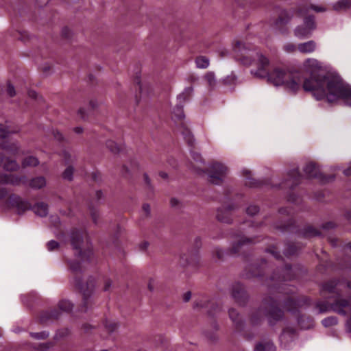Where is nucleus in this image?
<instances>
[{"label":"nucleus","mask_w":351,"mask_h":351,"mask_svg":"<svg viewBox=\"0 0 351 351\" xmlns=\"http://www.w3.org/2000/svg\"><path fill=\"white\" fill-rule=\"evenodd\" d=\"M192 92H193V88L192 87H189L187 88H186L184 90V92L182 95H179V99L182 98L184 94L191 95L192 93Z\"/></svg>","instance_id":"obj_43"},{"label":"nucleus","mask_w":351,"mask_h":351,"mask_svg":"<svg viewBox=\"0 0 351 351\" xmlns=\"http://www.w3.org/2000/svg\"><path fill=\"white\" fill-rule=\"evenodd\" d=\"M217 53H218L219 56L221 58L227 57L229 55L228 50L226 48L223 47H219L217 49Z\"/></svg>","instance_id":"obj_37"},{"label":"nucleus","mask_w":351,"mask_h":351,"mask_svg":"<svg viewBox=\"0 0 351 351\" xmlns=\"http://www.w3.org/2000/svg\"><path fill=\"white\" fill-rule=\"evenodd\" d=\"M188 255L186 254H183V255H181L180 256V264L183 266V267H185L186 265H189L190 264L192 263L193 262V260L191 259L190 261L188 259Z\"/></svg>","instance_id":"obj_29"},{"label":"nucleus","mask_w":351,"mask_h":351,"mask_svg":"<svg viewBox=\"0 0 351 351\" xmlns=\"http://www.w3.org/2000/svg\"><path fill=\"white\" fill-rule=\"evenodd\" d=\"M4 168L7 171H14L18 169L19 165L14 160H8L4 162Z\"/></svg>","instance_id":"obj_26"},{"label":"nucleus","mask_w":351,"mask_h":351,"mask_svg":"<svg viewBox=\"0 0 351 351\" xmlns=\"http://www.w3.org/2000/svg\"><path fill=\"white\" fill-rule=\"evenodd\" d=\"M304 171L308 177H316L317 175V169L313 163L307 164Z\"/></svg>","instance_id":"obj_17"},{"label":"nucleus","mask_w":351,"mask_h":351,"mask_svg":"<svg viewBox=\"0 0 351 351\" xmlns=\"http://www.w3.org/2000/svg\"><path fill=\"white\" fill-rule=\"evenodd\" d=\"M227 167L219 162H213L209 167V176L210 182L218 184L223 176L227 173Z\"/></svg>","instance_id":"obj_5"},{"label":"nucleus","mask_w":351,"mask_h":351,"mask_svg":"<svg viewBox=\"0 0 351 351\" xmlns=\"http://www.w3.org/2000/svg\"><path fill=\"white\" fill-rule=\"evenodd\" d=\"M93 220L95 221H96V219L95 218L94 216H93Z\"/></svg>","instance_id":"obj_60"},{"label":"nucleus","mask_w":351,"mask_h":351,"mask_svg":"<svg viewBox=\"0 0 351 351\" xmlns=\"http://www.w3.org/2000/svg\"><path fill=\"white\" fill-rule=\"evenodd\" d=\"M70 267L71 269L74 271H77L80 268L78 263L75 264L73 263H70Z\"/></svg>","instance_id":"obj_46"},{"label":"nucleus","mask_w":351,"mask_h":351,"mask_svg":"<svg viewBox=\"0 0 351 351\" xmlns=\"http://www.w3.org/2000/svg\"><path fill=\"white\" fill-rule=\"evenodd\" d=\"M173 119L182 121L184 118L183 109L181 106H177L173 111Z\"/></svg>","instance_id":"obj_23"},{"label":"nucleus","mask_w":351,"mask_h":351,"mask_svg":"<svg viewBox=\"0 0 351 351\" xmlns=\"http://www.w3.org/2000/svg\"><path fill=\"white\" fill-rule=\"evenodd\" d=\"M59 308L64 311H69L73 308V304L69 300H62L59 303Z\"/></svg>","instance_id":"obj_24"},{"label":"nucleus","mask_w":351,"mask_h":351,"mask_svg":"<svg viewBox=\"0 0 351 351\" xmlns=\"http://www.w3.org/2000/svg\"><path fill=\"white\" fill-rule=\"evenodd\" d=\"M75 132L76 133H80L82 132V128H80V127H77L74 129Z\"/></svg>","instance_id":"obj_53"},{"label":"nucleus","mask_w":351,"mask_h":351,"mask_svg":"<svg viewBox=\"0 0 351 351\" xmlns=\"http://www.w3.org/2000/svg\"><path fill=\"white\" fill-rule=\"evenodd\" d=\"M232 295L234 298L237 297V293L235 291H233Z\"/></svg>","instance_id":"obj_57"},{"label":"nucleus","mask_w":351,"mask_h":351,"mask_svg":"<svg viewBox=\"0 0 351 351\" xmlns=\"http://www.w3.org/2000/svg\"><path fill=\"white\" fill-rule=\"evenodd\" d=\"M337 323V320L335 317H328L322 320V324L324 326L328 327L332 325H335Z\"/></svg>","instance_id":"obj_28"},{"label":"nucleus","mask_w":351,"mask_h":351,"mask_svg":"<svg viewBox=\"0 0 351 351\" xmlns=\"http://www.w3.org/2000/svg\"><path fill=\"white\" fill-rule=\"evenodd\" d=\"M8 132L0 125V137L5 138L7 136Z\"/></svg>","instance_id":"obj_42"},{"label":"nucleus","mask_w":351,"mask_h":351,"mask_svg":"<svg viewBox=\"0 0 351 351\" xmlns=\"http://www.w3.org/2000/svg\"><path fill=\"white\" fill-rule=\"evenodd\" d=\"M34 213L40 217H45L47 214V206L44 203H38L34 206Z\"/></svg>","instance_id":"obj_14"},{"label":"nucleus","mask_w":351,"mask_h":351,"mask_svg":"<svg viewBox=\"0 0 351 351\" xmlns=\"http://www.w3.org/2000/svg\"><path fill=\"white\" fill-rule=\"evenodd\" d=\"M161 176L163 177V178H166L167 177V174L165 173H161Z\"/></svg>","instance_id":"obj_56"},{"label":"nucleus","mask_w":351,"mask_h":351,"mask_svg":"<svg viewBox=\"0 0 351 351\" xmlns=\"http://www.w3.org/2000/svg\"><path fill=\"white\" fill-rule=\"evenodd\" d=\"M51 346L50 343H41L39 345L38 349L41 351H45L48 350Z\"/></svg>","instance_id":"obj_41"},{"label":"nucleus","mask_w":351,"mask_h":351,"mask_svg":"<svg viewBox=\"0 0 351 351\" xmlns=\"http://www.w3.org/2000/svg\"><path fill=\"white\" fill-rule=\"evenodd\" d=\"M117 328H118L117 324L114 322H107L105 325V330L108 334H110V333L114 332Z\"/></svg>","instance_id":"obj_25"},{"label":"nucleus","mask_w":351,"mask_h":351,"mask_svg":"<svg viewBox=\"0 0 351 351\" xmlns=\"http://www.w3.org/2000/svg\"><path fill=\"white\" fill-rule=\"evenodd\" d=\"M179 204H180V202H179V201L177 199L172 198L171 199V204L172 206H175L176 207V206H178Z\"/></svg>","instance_id":"obj_48"},{"label":"nucleus","mask_w":351,"mask_h":351,"mask_svg":"<svg viewBox=\"0 0 351 351\" xmlns=\"http://www.w3.org/2000/svg\"><path fill=\"white\" fill-rule=\"evenodd\" d=\"M343 173L346 175V176H350L351 175V165L347 168L346 169H345L343 171Z\"/></svg>","instance_id":"obj_49"},{"label":"nucleus","mask_w":351,"mask_h":351,"mask_svg":"<svg viewBox=\"0 0 351 351\" xmlns=\"http://www.w3.org/2000/svg\"><path fill=\"white\" fill-rule=\"evenodd\" d=\"M195 64L199 69H206L209 66V60L205 56H199L195 59Z\"/></svg>","instance_id":"obj_16"},{"label":"nucleus","mask_w":351,"mask_h":351,"mask_svg":"<svg viewBox=\"0 0 351 351\" xmlns=\"http://www.w3.org/2000/svg\"><path fill=\"white\" fill-rule=\"evenodd\" d=\"M1 182L6 184H15L16 182V181L14 180L13 177L11 175H5L3 178L1 179Z\"/></svg>","instance_id":"obj_36"},{"label":"nucleus","mask_w":351,"mask_h":351,"mask_svg":"<svg viewBox=\"0 0 351 351\" xmlns=\"http://www.w3.org/2000/svg\"><path fill=\"white\" fill-rule=\"evenodd\" d=\"M282 317V312L277 308H273L267 315L268 321L273 324L274 321L280 319Z\"/></svg>","instance_id":"obj_13"},{"label":"nucleus","mask_w":351,"mask_h":351,"mask_svg":"<svg viewBox=\"0 0 351 351\" xmlns=\"http://www.w3.org/2000/svg\"><path fill=\"white\" fill-rule=\"evenodd\" d=\"M90 254H82V252H79L78 257L83 261H88Z\"/></svg>","instance_id":"obj_44"},{"label":"nucleus","mask_w":351,"mask_h":351,"mask_svg":"<svg viewBox=\"0 0 351 351\" xmlns=\"http://www.w3.org/2000/svg\"><path fill=\"white\" fill-rule=\"evenodd\" d=\"M348 305V302L346 301H341L340 302H338L335 304L334 309L337 312H338L339 314H346V311L343 310L341 306L346 307Z\"/></svg>","instance_id":"obj_27"},{"label":"nucleus","mask_w":351,"mask_h":351,"mask_svg":"<svg viewBox=\"0 0 351 351\" xmlns=\"http://www.w3.org/2000/svg\"><path fill=\"white\" fill-rule=\"evenodd\" d=\"M38 164V160L34 156H28L25 158L23 161V165L24 167H34Z\"/></svg>","instance_id":"obj_19"},{"label":"nucleus","mask_w":351,"mask_h":351,"mask_svg":"<svg viewBox=\"0 0 351 351\" xmlns=\"http://www.w3.org/2000/svg\"><path fill=\"white\" fill-rule=\"evenodd\" d=\"M246 212L247 215H253L258 212V208L255 205H250L247 208Z\"/></svg>","instance_id":"obj_33"},{"label":"nucleus","mask_w":351,"mask_h":351,"mask_svg":"<svg viewBox=\"0 0 351 351\" xmlns=\"http://www.w3.org/2000/svg\"><path fill=\"white\" fill-rule=\"evenodd\" d=\"M350 247H351V243H350Z\"/></svg>","instance_id":"obj_62"},{"label":"nucleus","mask_w":351,"mask_h":351,"mask_svg":"<svg viewBox=\"0 0 351 351\" xmlns=\"http://www.w3.org/2000/svg\"><path fill=\"white\" fill-rule=\"evenodd\" d=\"M191 156L193 160H194L195 164H193V168L197 172L200 173L204 170L202 167L203 160L202 156L197 152H191Z\"/></svg>","instance_id":"obj_10"},{"label":"nucleus","mask_w":351,"mask_h":351,"mask_svg":"<svg viewBox=\"0 0 351 351\" xmlns=\"http://www.w3.org/2000/svg\"><path fill=\"white\" fill-rule=\"evenodd\" d=\"M179 130L184 136V139L189 145H193L194 142L193 136H192L190 130L187 128V127L183 123H181L179 127Z\"/></svg>","instance_id":"obj_12"},{"label":"nucleus","mask_w":351,"mask_h":351,"mask_svg":"<svg viewBox=\"0 0 351 351\" xmlns=\"http://www.w3.org/2000/svg\"><path fill=\"white\" fill-rule=\"evenodd\" d=\"M71 245L73 246V247L76 250L80 248V243L82 242V234L79 231H76L75 232H73L71 236Z\"/></svg>","instance_id":"obj_15"},{"label":"nucleus","mask_w":351,"mask_h":351,"mask_svg":"<svg viewBox=\"0 0 351 351\" xmlns=\"http://www.w3.org/2000/svg\"><path fill=\"white\" fill-rule=\"evenodd\" d=\"M58 243L53 240H51L47 243V247L49 251H53V250L58 248Z\"/></svg>","instance_id":"obj_34"},{"label":"nucleus","mask_w":351,"mask_h":351,"mask_svg":"<svg viewBox=\"0 0 351 351\" xmlns=\"http://www.w3.org/2000/svg\"><path fill=\"white\" fill-rule=\"evenodd\" d=\"M30 335L33 338L38 339H45L49 336V333L45 331L41 332L31 333Z\"/></svg>","instance_id":"obj_31"},{"label":"nucleus","mask_w":351,"mask_h":351,"mask_svg":"<svg viewBox=\"0 0 351 351\" xmlns=\"http://www.w3.org/2000/svg\"><path fill=\"white\" fill-rule=\"evenodd\" d=\"M73 173V169L71 167H68L63 173V177L65 179L71 180Z\"/></svg>","instance_id":"obj_32"},{"label":"nucleus","mask_w":351,"mask_h":351,"mask_svg":"<svg viewBox=\"0 0 351 351\" xmlns=\"http://www.w3.org/2000/svg\"><path fill=\"white\" fill-rule=\"evenodd\" d=\"M145 180H146V181H147V182H148V180H147V176H145Z\"/></svg>","instance_id":"obj_61"},{"label":"nucleus","mask_w":351,"mask_h":351,"mask_svg":"<svg viewBox=\"0 0 351 351\" xmlns=\"http://www.w3.org/2000/svg\"><path fill=\"white\" fill-rule=\"evenodd\" d=\"M46 184L45 180L43 177H38L33 179L30 182V186L34 189H40Z\"/></svg>","instance_id":"obj_18"},{"label":"nucleus","mask_w":351,"mask_h":351,"mask_svg":"<svg viewBox=\"0 0 351 351\" xmlns=\"http://www.w3.org/2000/svg\"><path fill=\"white\" fill-rule=\"evenodd\" d=\"M231 209L232 208L230 206L223 207L218 209L217 213L218 220L224 223H230L231 221V219L230 217V211Z\"/></svg>","instance_id":"obj_9"},{"label":"nucleus","mask_w":351,"mask_h":351,"mask_svg":"<svg viewBox=\"0 0 351 351\" xmlns=\"http://www.w3.org/2000/svg\"><path fill=\"white\" fill-rule=\"evenodd\" d=\"M136 351H146V350H142V349H139V350H137Z\"/></svg>","instance_id":"obj_59"},{"label":"nucleus","mask_w":351,"mask_h":351,"mask_svg":"<svg viewBox=\"0 0 351 351\" xmlns=\"http://www.w3.org/2000/svg\"><path fill=\"white\" fill-rule=\"evenodd\" d=\"M191 293L190 292H187L184 294V300L186 302L189 301V299L191 298Z\"/></svg>","instance_id":"obj_50"},{"label":"nucleus","mask_w":351,"mask_h":351,"mask_svg":"<svg viewBox=\"0 0 351 351\" xmlns=\"http://www.w3.org/2000/svg\"><path fill=\"white\" fill-rule=\"evenodd\" d=\"M10 202H11L12 204L14 206L16 207V208L18 209V211L19 213L23 212L26 210H28L31 207L29 202L23 200L19 197L13 195V196H11L10 197Z\"/></svg>","instance_id":"obj_8"},{"label":"nucleus","mask_w":351,"mask_h":351,"mask_svg":"<svg viewBox=\"0 0 351 351\" xmlns=\"http://www.w3.org/2000/svg\"><path fill=\"white\" fill-rule=\"evenodd\" d=\"M7 195V190L3 186H0V198H3Z\"/></svg>","instance_id":"obj_45"},{"label":"nucleus","mask_w":351,"mask_h":351,"mask_svg":"<svg viewBox=\"0 0 351 351\" xmlns=\"http://www.w3.org/2000/svg\"><path fill=\"white\" fill-rule=\"evenodd\" d=\"M317 49V43L314 40L300 43L298 45V51L301 53L308 54L313 53Z\"/></svg>","instance_id":"obj_7"},{"label":"nucleus","mask_w":351,"mask_h":351,"mask_svg":"<svg viewBox=\"0 0 351 351\" xmlns=\"http://www.w3.org/2000/svg\"><path fill=\"white\" fill-rule=\"evenodd\" d=\"M282 49L287 53H293L298 50V45L293 43H287L283 45Z\"/></svg>","instance_id":"obj_20"},{"label":"nucleus","mask_w":351,"mask_h":351,"mask_svg":"<svg viewBox=\"0 0 351 351\" xmlns=\"http://www.w3.org/2000/svg\"><path fill=\"white\" fill-rule=\"evenodd\" d=\"M285 335H286V332H283V334H282V337H285Z\"/></svg>","instance_id":"obj_58"},{"label":"nucleus","mask_w":351,"mask_h":351,"mask_svg":"<svg viewBox=\"0 0 351 351\" xmlns=\"http://www.w3.org/2000/svg\"><path fill=\"white\" fill-rule=\"evenodd\" d=\"M229 316L233 322L237 323L239 321V315L236 310L232 308L229 311Z\"/></svg>","instance_id":"obj_30"},{"label":"nucleus","mask_w":351,"mask_h":351,"mask_svg":"<svg viewBox=\"0 0 351 351\" xmlns=\"http://www.w3.org/2000/svg\"><path fill=\"white\" fill-rule=\"evenodd\" d=\"M107 147L110 149L111 152L114 153L119 150L117 144L112 141H110L107 143Z\"/></svg>","instance_id":"obj_35"},{"label":"nucleus","mask_w":351,"mask_h":351,"mask_svg":"<svg viewBox=\"0 0 351 351\" xmlns=\"http://www.w3.org/2000/svg\"><path fill=\"white\" fill-rule=\"evenodd\" d=\"M77 113H78L79 117L81 119H84L86 118L87 113L84 108H80Z\"/></svg>","instance_id":"obj_40"},{"label":"nucleus","mask_w":351,"mask_h":351,"mask_svg":"<svg viewBox=\"0 0 351 351\" xmlns=\"http://www.w3.org/2000/svg\"><path fill=\"white\" fill-rule=\"evenodd\" d=\"M332 6L335 11L346 10L351 8V0H339L332 3Z\"/></svg>","instance_id":"obj_11"},{"label":"nucleus","mask_w":351,"mask_h":351,"mask_svg":"<svg viewBox=\"0 0 351 351\" xmlns=\"http://www.w3.org/2000/svg\"><path fill=\"white\" fill-rule=\"evenodd\" d=\"M7 93L10 96V97H13L15 95V90H14V88L12 85L11 84H8V86H7Z\"/></svg>","instance_id":"obj_39"},{"label":"nucleus","mask_w":351,"mask_h":351,"mask_svg":"<svg viewBox=\"0 0 351 351\" xmlns=\"http://www.w3.org/2000/svg\"><path fill=\"white\" fill-rule=\"evenodd\" d=\"M112 285V281L110 279H106L104 280V290L105 291H109Z\"/></svg>","instance_id":"obj_38"},{"label":"nucleus","mask_w":351,"mask_h":351,"mask_svg":"<svg viewBox=\"0 0 351 351\" xmlns=\"http://www.w3.org/2000/svg\"><path fill=\"white\" fill-rule=\"evenodd\" d=\"M302 71L310 74V77H302V89L311 92L317 100H325L335 103L341 99L351 106V86L344 83L339 75L328 73L325 75H317L326 70L325 65L318 60L308 58L301 65Z\"/></svg>","instance_id":"obj_1"},{"label":"nucleus","mask_w":351,"mask_h":351,"mask_svg":"<svg viewBox=\"0 0 351 351\" xmlns=\"http://www.w3.org/2000/svg\"><path fill=\"white\" fill-rule=\"evenodd\" d=\"M254 351H275V348L272 343H268L265 345H257L254 349Z\"/></svg>","instance_id":"obj_22"},{"label":"nucleus","mask_w":351,"mask_h":351,"mask_svg":"<svg viewBox=\"0 0 351 351\" xmlns=\"http://www.w3.org/2000/svg\"><path fill=\"white\" fill-rule=\"evenodd\" d=\"M143 210L146 214H149L150 212V206L149 204H144L143 206Z\"/></svg>","instance_id":"obj_47"},{"label":"nucleus","mask_w":351,"mask_h":351,"mask_svg":"<svg viewBox=\"0 0 351 351\" xmlns=\"http://www.w3.org/2000/svg\"><path fill=\"white\" fill-rule=\"evenodd\" d=\"M54 136H55V138L59 141L62 139V134L59 132H56L55 133Z\"/></svg>","instance_id":"obj_51"},{"label":"nucleus","mask_w":351,"mask_h":351,"mask_svg":"<svg viewBox=\"0 0 351 351\" xmlns=\"http://www.w3.org/2000/svg\"><path fill=\"white\" fill-rule=\"evenodd\" d=\"M149 243L147 242H144L141 244V248L142 250H146L147 246H148Z\"/></svg>","instance_id":"obj_52"},{"label":"nucleus","mask_w":351,"mask_h":351,"mask_svg":"<svg viewBox=\"0 0 351 351\" xmlns=\"http://www.w3.org/2000/svg\"><path fill=\"white\" fill-rule=\"evenodd\" d=\"M229 78H231V80H234V76L228 77L226 80H228Z\"/></svg>","instance_id":"obj_54"},{"label":"nucleus","mask_w":351,"mask_h":351,"mask_svg":"<svg viewBox=\"0 0 351 351\" xmlns=\"http://www.w3.org/2000/svg\"><path fill=\"white\" fill-rule=\"evenodd\" d=\"M232 52L234 58L244 65H251L252 62L256 66L251 73L258 77L268 76V80L274 86H282L285 89L293 94L302 89V73L298 70H285L275 69L268 74L269 59L259 51L249 45V43L234 40L232 43Z\"/></svg>","instance_id":"obj_2"},{"label":"nucleus","mask_w":351,"mask_h":351,"mask_svg":"<svg viewBox=\"0 0 351 351\" xmlns=\"http://www.w3.org/2000/svg\"><path fill=\"white\" fill-rule=\"evenodd\" d=\"M303 17V23L297 26L293 31L294 36L299 39L309 38L313 32L316 29V23L313 16H308Z\"/></svg>","instance_id":"obj_3"},{"label":"nucleus","mask_w":351,"mask_h":351,"mask_svg":"<svg viewBox=\"0 0 351 351\" xmlns=\"http://www.w3.org/2000/svg\"><path fill=\"white\" fill-rule=\"evenodd\" d=\"M243 172H244V173H246V174H247V175H248V174H249V175L250 174V171H247V170H245V171H243Z\"/></svg>","instance_id":"obj_55"},{"label":"nucleus","mask_w":351,"mask_h":351,"mask_svg":"<svg viewBox=\"0 0 351 351\" xmlns=\"http://www.w3.org/2000/svg\"><path fill=\"white\" fill-rule=\"evenodd\" d=\"M204 79L206 81L208 86H210V88H213L215 86L216 80H215V76L214 73L208 72L204 75Z\"/></svg>","instance_id":"obj_21"},{"label":"nucleus","mask_w":351,"mask_h":351,"mask_svg":"<svg viewBox=\"0 0 351 351\" xmlns=\"http://www.w3.org/2000/svg\"><path fill=\"white\" fill-rule=\"evenodd\" d=\"M297 10L298 9L293 12V10H283L281 12L278 19L275 22V28L276 31L282 34V35H287L289 33V29L287 27H285L284 25H286L293 16L294 14L297 16Z\"/></svg>","instance_id":"obj_4"},{"label":"nucleus","mask_w":351,"mask_h":351,"mask_svg":"<svg viewBox=\"0 0 351 351\" xmlns=\"http://www.w3.org/2000/svg\"><path fill=\"white\" fill-rule=\"evenodd\" d=\"M311 10L315 12H324L327 9L322 5L304 3L298 8L297 14L298 16H308L307 14Z\"/></svg>","instance_id":"obj_6"}]
</instances>
